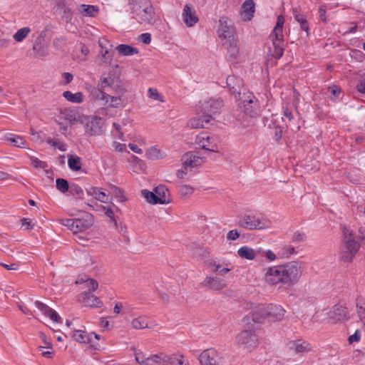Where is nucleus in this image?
Wrapping results in <instances>:
<instances>
[{"label":"nucleus","mask_w":365,"mask_h":365,"mask_svg":"<svg viewBox=\"0 0 365 365\" xmlns=\"http://www.w3.org/2000/svg\"><path fill=\"white\" fill-rule=\"evenodd\" d=\"M284 18L282 15L277 16V24L272 31L271 37L272 41V47L269 48V53L272 56L276 59H279L284 53V38H283V25Z\"/></svg>","instance_id":"39448f33"},{"label":"nucleus","mask_w":365,"mask_h":365,"mask_svg":"<svg viewBox=\"0 0 365 365\" xmlns=\"http://www.w3.org/2000/svg\"><path fill=\"white\" fill-rule=\"evenodd\" d=\"M262 280L269 287L284 286L281 264L273 265L263 269Z\"/></svg>","instance_id":"1a4fd4ad"},{"label":"nucleus","mask_w":365,"mask_h":365,"mask_svg":"<svg viewBox=\"0 0 365 365\" xmlns=\"http://www.w3.org/2000/svg\"><path fill=\"white\" fill-rule=\"evenodd\" d=\"M68 165L71 170L78 171L81 169V159L77 155H70L68 158Z\"/></svg>","instance_id":"ea45409f"},{"label":"nucleus","mask_w":365,"mask_h":365,"mask_svg":"<svg viewBox=\"0 0 365 365\" xmlns=\"http://www.w3.org/2000/svg\"><path fill=\"white\" fill-rule=\"evenodd\" d=\"M56 188L61 192H65L69 189L67 180L63 178H58L56 181Z\"/></svg>","instance_id":"3c124183"},{"label":"nucleus","mask_w":365,"mask_h":365,"mask_svg":"<svg viewBox=\"0 0 365 365\" xmlns=\"http://www.w3.org/2000/svg\"><path fill=\"white\" fill-rule=\"evenodd\" d=\"M70 192L72 195H81L83 193V189L77 185H71Z\"/></svg>","instance_id":"680f3d73"},{"label":"nucleus","mask_w":365,"mask_h":365,"mask_svg":"<svg viewBox=\"0 0 365 365\" xmlns=\"http://www.w3.org/2000/svg\"><path fill=\"white\" fill-rule=\"evenodd\" d=\"M62 78L63 81L61 83L63 85H67L73 81V76L71 73L65 72L62 73Z\"/></svg>","instance_id":"052dcab7"},{"label":"nucleus","mask_w":365,"mask_h":365,"mask_svg":"<svg viewBox=\"0 0 365 365\" xmlns=\"http://www.w3.org/2000/svg\"><path fill=\"white\" fill-rule=\"evenodd\" d=\"M88 91L91 100L98 106L118 108L124 105L125 101L123 98L124 94H118L114 96L100 89H96V87H91Z\"/></svg>","instance_id":"20e7f679"},{"label":"nucleus","mask_w":365,"mask_h":365,"mask_svg":"<svg viewBox=\"0 0 365 365\" xmlns=\"http://www.w3.org/2000/svg\"><path fill=\"white\" fill-rule=\"evenodd\" d=\"M356 312L360 318V319L362 321L365 319V308L363 306L356 304Z\"/></svg>","instance_id":"774afa93"},{"label":"nucleus","mask_w":365,"mask_h":365,"mask_svg":"<svg viewBox=\"0 0 365 365\" xmlns=\"http://www.w3.org/2000/svg\"><path fill=\"white\" fill-rule=\"evenodd\" d=\"M31 29L29 27H24L19 29L16 34L14 35V39L16 42L22 41L25 38L27 37L29 34L30 33Z\"/></svg>","instance_id":"49530a36"},{"label":"nucleus","mask_w":365,"mask_h":365,"mask_svg":"<svg viewBox=\"0 0 365 365\" xmlns=\"http://www.w3.org/2000/svg\"><path fill=\"white\" fill-rule=\"evenodd\" d=\"M237 225L249 230H267L271 227L269 220L254 215L248 214L242 216L237 222Z\"/></svg>","instance_id":"6e6552de"},{"label":"nucleus","mask_w":365,"mask_h":365,"mask_svg":"<svg viewBox=\"0 0 365 365\" xmlns=\"http://www.w3.org/2000/svg\"><path fill=\"white\" fill-rule=\"evenodd\" d=\"M139 39L142 43L149 44L151 41V36L149 33H144L140 36Z\"/></svg>","instance_id":"338daca9"},{"label":"nucleus","mask_w":365,"mask_h":365,"mask_svg":"<svg viewBox=\"0 0 365 365\" xmlns=\"http://www.w3.org/2000/svg\"><path fill=\"white\" fill-rule=\"evenodd\" d=\"M130 324L135 329H142L148 327V321L144 317H138L133 319Z\"/></svg>","instance_id":"c03bdc74"},{"label":"nucleus","mask_w":365,"mask_h":365,"mask_svg":"<svg viewBox=\"0 0 365 365\" xmlns=\"http://www.w3.org/2000/svg\"><path fill=\"white\" fill-rule=\"evenodd\" d=\"M57 122L60 125V131L63 134H66L68 130V127L70 126V125L68 123H66L65 121L60 120L59 118H58Z\"/></svg>","instance_id":"69168bd1"},{"label":"nucleus","mask_w":365,"mask_h":365,"mask_svg":"<svg viewBox=\"0 0 365 365\" xmlns=\"http://www.w3.org/2000/svg\"><path fill=\"white\" fill-rule=\"evenodd\" d=\"M201 365H223L222 354L215 349L203 351L199 356Z\"/></svg>","instance_id":"2eb2a0df"},{"label":"nucleus","mask_w":365,"mask_h":365,"mask_svg":"<svg viewBox=\"0 0 365 365\" xmlns=\"http://www.w3.org/2000/svg\"><path fill=\"white\" fill-rule=\"evenodd\" d=\"M206 264L212 272L217 274L222 267V264H220L216 260L214 259L207 261Z\"/></svg>","instance_id":"8fccbe9b"},{"label":"nucleus","mask_w":365,"mask_h":365,"mask_svg":"<svg viewBox=\"0 0 365 365\" xmlns=\"http://www.w3.org/2000/svg\"><path fill=\"white\" fill-rule=\"evenodd\" d=\"M40 337L43 339L44 346H38L39 351H41V350H43L44 349H53L52 344L49 341L46 340V336H45L44 334L41 333Z\"/></svg>","instance_id":"13d9d810"},{"label":"nucleus","mask_w":365,"mask_h":365,"mask_svg":"<svg viewBox=\"0 0 365 365\" xmlns=\"http://www.w3.org/2000/svg\"><path fill=\"white\" fill-rule=\"evenodd\" d=\"M178 192L182 197H190L194 191V188L187 185H180L178 187Z\"/></svg>","instance_id":"de8ad7c7"},{"label":"nucleus","mask_w":365,"mask_h":365,"mask_svg":"<svg viewBox=\"0 0 365 365\" xmlns=\"http://www.w3.org/2000/svg\"><path fill=\"white\" fill-rule=\"evenodd\" d=\"M195 143L202 149L211 152H217L220 139L216 135L201 133L196 137Z\"/></svg>","instance_id":"ddd939ff"},{"label":"nucleus","mask_w":365,"mask_h":365,"mask_svg":"<svg viewBox=\"0 0 365 365\" xmlns=\"http://www.w3.org/2000/svg\"><path fill=\"white\" fill-rule=\"evenodd\" d=\"M154 191L158 204H168L170 202V192L165 185H160L157 186Z\"/></svg>","instance_id":"cd10ccee"},{"label":"nucleus","mask_w":365,"mask_h":365,"mask_svg":"<svg viewBox=\"0 0 365 365\" xmlns=\"http://www.w3.org/2000/svg\"><path fill=\"white\" fill-rule=\"evenodd\" d=\"M87 193L88 195L94 197L96 200L103 203H107L111 200L109 195L103 192L102 188L93 187L89 189Z\"/></svg>","instance_id":"2f4dec72"},{"label":"nucleus","mask_w":365,"mask_h":365,"mask_svg":"<svg viewBox=\"0 0 365 365\" xmlns=\"http://www.w3.org/2000/svg\"><path fill=\"white\" fill-rule=\"evenodd\" d=\"M343 240L341 245V259L346 263H350L354 259L360 249V244L356 240L355 233L348 227H344L342 230Z\"/></svg>","instance_id":"f03ea898"},{"label":"nucleus","mask_w":365,"mask_h":365,"mask_svg":"<svg viewBox=\"0 0 365 365\" xmlns=\"http://www.w3.org/2000/svg\"><path fill=\"white\" fill-rule=\"evenodd\" d=\"M115 49L121 56H133L138 53V50L136 48L127 44H120L115 48Z\"/></svg>","instance_id":"58836bf2"},{"label":"nucleus","mask_w":365,"mask_h":365,"mask_svg":"<svg viewBox=\"0 0 365 365\" xmlns=\"http://www.w3.org/2000/svg\"><path fill=\"white\" fill-rule=\"evenodd\" d=\"M322 312L327 316V319L329 322L333 324L341 322L346 318V308L341 305H335L329 312L324 309Z\"/></svg>","instance_id":"dca6fc26"},{"label":"nucleus","mask_w":365,"mask_h":365,"mask_svg":"<svg viewBox=\"0 0 365 365\" xmlns=\"http://www.w3.org/2000/svg\"><path fill=\"white\" fill-rule=\"evenodd\" d=\"M223 106L222 101L220 98L210 99L202 104V110L207 114V117L211 119L220 112Z\"/></svg>","instance_id":"f3484780"},{"label":"nucleus","mask_w":365,"mask_h":365,"mask_svg":"<svg viewBox=\"0 0 365 365\" xmlns=\"http://www.w3.org/2000/svg\"><path fill=\"white\" fill-rule=\"evenodd\" d=\"M240 235L239 232L237 231V230L235 229V230H230L227 233L226 238L228 241H233V240H236L237 239H238L240 237Z\"/></svg>","instance_id":"4d7b16f0"},{"label":"nucleus","mask_w":365,"mask_h":365,"mask_svg":"<svg viewBox=\"0 0 365 365\" xmlns=\"http://www.w3.org/2000/svg\"><path fill=\"white\" fill-rule=\"evenodd\" d=\"M226 83L236 100L242 99L244 102L252 103V100L255 98L254 95L244 87L243 81L240 78L229 76Z\"/></svg>","instance_id":"0eeeda50"},{"label":"nucleus","mask_w":365,"mask_h":365,"mask_svg":"<svg viewBox=\"0 0 365 365\" xmlns=\"http://www.w3.org/2000/svg\"><path fill=\"white\" fill-rule=\"evenodd\" d=\"M98 46L101 49L95 58V62L99 66H111L113 58L112 43L106 38H100Z\"/></svg>","instance_id":"9b49d317"},{"label":"nucleus","mask_w":365,"mask_h":365,"mask_svg":"<svg viewBox=\"0 0 365 365\" xmlns=\"http://www.w3.org/2000/svg\"><path fill=\"white\" fill-rule=\"evenodd\" d=\"M284 286L292 287L301 279L304 272V264L299 261H290L282 264Z\"/></svg>","instance_id":"423d86ee"},{"label":"nucleus","mask_w":365,"mask_h":365,"mask_svg":"<svg viewBox=\"0 0 365 365\" xmlns=\"http://www.w3.org/2000/svg\"><path fill=\"white\" fill-rule=\"evenodd\" d=\"M85 286L88 289V292H90L91 291H95L98 288V284L93 279H88L85 281Z\"/></svg>","instance_id":"6e6d98bb"},{"label":"nucleus","mask_w":365,"mask_h":365,"mask_svg":"<svg viewBox=\"0 0 365 365\" xmlns=\"http://www.w3.org/2000/svg\"><path fill=\"white\" fill-rule=\"evenodd\" d=\"M48 143L54 148L60 150L61 151H66L67 149V145L63 142L61 140H53L51 139L48 140Z\"/></svg>","instance_id":"864d4df0"},{"label":"nucleus","mask_w":365,"mask_h":365,"mask_svg":"<svg viewBox=\"0 0 365 365\" xmlns=\"http://www.w3.org/2000/svg\"><path fill=\"white\" fill-rule=\"evenodd\" d=\"M240 112L250 117H255L257 114V105L255 98L252 103L244 102L242 99L236 100Z\"/></svg>","instance_id":"4be33fe9"},{"label":"nucleus","mask_w":365,"mask_h":365,"mask_svg":"<svg viewBox=\"0 0 365 365\" xmlns=\"http://www.w3.org/2000/svg\"><path fill=\"white\" fill-rule=\"evenodd\" d=\"M230 41L222 43V45L227 51L228 56L230 60H236L239 56V45L237 38H231Z\"/></svg>","instance_id":"c756f323"},{"label":"nucleus","mask_w":365,"mask_h":365,"mask_svg":"<svg viewBox=\"0 0 365 365\" xmlns=\"http://www.w3.org/2000/svg\"><path fill=\"white\" fill-rule=\"evenodd\" d=\"M73 339L78 343L89 344L93 339H98V335L94 333L86 334L83 330H76L72 335Z\"/></svg>","instance_id":"c85d7f7f"},{"label":"nucleus","mask_w":365,"mask_h":365,"mask_svg":"<svg viewBox=\"0 0 365 365\" xmlns=\"http://www.w3.org/2000/svg\"><path fill=\"white\" fill-rule=\"evenodd\" d=\"M268 317L273 318L275 320L280 321L284 317L285 311L279 305L267 304Z\"/></svg>","instance_id":"473e14b6"},{"label":"nucleus","mask_w":365,"mask_h":365,"mask_svg":"<svg viewBox=\"0 0 365 365\" xmlns=\"http://www.w3.org/2000/svg\"><path fill=\"white\" fill-rule=\"evenodd\" d=\"M284 118H283V120L285 122L287 127L289 126V127H291L292 130H296V131L299 130L300 126L299 125H294L292 123L293 116H292V111L289 109L286 108L284 110Z\"/></svg>","instance_id":"79ce46f5"},{"label":"nucleus","mask_w":365,"mask_h":365,"mask_svg":"<svg viewBox=\"0 0 365 365\" xmlns=\"http://www.w3.org/2000/svg\"><path fill=\"white\" fill-rule=\"evenodd\" d=\"M189 171H190V168L182 165V168L177 171L176 175L178 178L183 179L187 175Z\"/></svg>","instance_id":"bf43d9fd"},{"label":"nucleus","mask_w":365,"mask_h":365,"mask_svg":"<svg viewBox=\"0 0 365 365\" xmlns=\"http://www.w3.org/2000/svg\"><path fill=\"white\" fill-rule=\"evenodd\" d=\"M58 118L65 121L66 123H68L70 125H73L76 121H77L76 113L71 110H65L61 111Z\"/></svg>","instance_id":"4c0bfd02"},{"label":"nucleus","mask_w":365,"mask_h":365,"mask_svg":"<svg viewBox=\"0 0 365 365\" xmlns=\"http://www.w3.org/2000/svg\"><path fill=\"white\" fill-rule=\"evenodd\" d=\"M31 161L32 165L36 168L46 169L47 168V163L44 161L40 160L36 157H31Z\"/></svg>","instance_id":"5fc2aeb1"},{"label":"nucleus","mask_w":365,"mask_h":365,"mask_svg":"<svg viewBox=\"0 0 365 365\" xmlns=\"http://www.w3.org/2000/svg\"><path fill=\"white\" fill-rule=\"evenodd\" d=\"M62 96L68 101L73 103H81L83 101V96L81 92L73 93L69 91H66L62 93Z\"/></svg>","instance_id":"e433bc0d"},{"label":"nucleus","mask_w":365,"mask_h":365,"mask_svg":"<svg viewBox=\"0 0 365 365\" xmlns=\"http://www.w3.org/2000/svg\"><path fill=\"white\" fill-rule=\"evenodd\" d=\"M58 221L61 225L68 227L73 233L84 232L89 229L93 224L92 215L86 214L82 218L76 219H60Z\"/></svg>","instance_id":"9d476101"},{"label":"nucleus","mask_w":365,"mask_h":365,"mask_svg":"<svg viewBox=\"0 0 365 365\" xmlns=\"http://www.w3.org/2000/svg\"><path fill=\"white\" fill-rule=\"evenodd\" d=\"M142 195L145 197L146 201L150 204L156 205L158 204L157 202L155 192H150L148 190H143L141 191Z\"/></svg>","instance_id":"09e8293b"},{"label":"nucleus","mask_w":365,"mask_h":365,"mask_svg":"<svg viewBox=\"0 0 365 365\" xmlns=\"http://www.w3.org/2000/svg\"><path fill=\"white\" fill-rule=\"evenodd\" d=\"M294 252V247L289 245H284L278 252L279 258H289Z\"/></svg>","instance_id":"a18cd8bd"},{"label":"nucleus","mask_w":365,"mask_h":365,"mask_svg":"<svg viewBox=\"0 0 365 365\" xmlns=\"http://www.w3.org/2000/svg\"><path fill=\"white\" fill-rule=\"evenodd\" d=\"M146 156L150 160H158L163 158L164 154L158 148L153 146L146 151Z\"/></svg>","instance_id":"37998d69"},{"label":"nucleus","mask_w":365,"mask_h":365,"mask_svg":"<svg viewBox=\"0 0 365 365\" xmlns=\"http://www.w3.org/2000/svg\"><path fill=\"white\" fill-rule=\"evenodd\" d=\"M35 305L45 316L49 317L53 322L57 323L61 322V318L58 314L46 304L36 301Z\"/></svg>","instance_id":"393cba45"},{"label":"nucleus","mask_w":365,"mask_h":365,"mask_svg":"<svg viewBox=\"0 0 365 365\" xmlns=\"http://www.w3.org/2000/svg\"><path fill=\"white\" fill-rule=\"evenodd\" d=\"M220 24L217 29L218 36L222 43L230 41L231 38H237L235 28L232 21L227 17H222L220 19Z\"/></svg>","instance_id":"f8f14e48"},{"label":"nucleus","mask_w":365,"mask_h":365,"mask_svg":"<svg viewBox=\"0 0 365 365\" xmlns=\"http://www.w3.org/2000/svg\"><path fill=\"white\" fill-rule=\"evenodd\" d=\"M287 346L296 354H303L312 350L311 344L302 339L290 341L287 344Z\"/></svg>","instance_id":"6ab92c4d"},{"label":"nucleus","mask_w":365,"mask_h":365,"mask_svg":"<svg viewBox=\"0 0 365 365\" xmlns=\"http://www.w3.org/2000/svg\"><path fill=\"white\" fill-rule=\"evenodd\" d=\"M79 300L86 307H101L103 302L91 292H83L79 296Z\"/></svg>","instance_id":"a878e982"},{"label":"nucleus","mask_w":365,"mask_h":365,"mask_svg":"<svg viewBox=\"0 0 365 365\" xmlns=\"http://www.w3.org/2000/svg\"><path fill=\"white\" fill-rule=\"evenodd\" d=\"M78 11L83 16L94 17L98 12V7L93 5L81 4Z\"/></svg>","instance_id":"c9c22d12"},{"label":"nucleus","mask_w":365,"mask_h":365,"mask_svg":"<svg viewBox=\"0 0 365 365\" xmlns=\"http://www.w3.org/2000/svg\"><path fill=\"white\" fill-rule=\"evenodd\" d=\"M110 87L117 94H124L125 90L120 85L115 83L113 78L109 76H101L99 80L98 87L96 88L105 91L106 87Z\"/></svg>","instance_id":"aec40b11"},{"label":"nucleus","mask_w":365,"mask_h":365,"mask_svg":"<svg viewBox=\"0 0 365 365\" xmlns=\"http://www.w3.org/2000/svg\"><path fill=\"white\" fill-rule=\"evenodd\" d=\"M251 317L254 322L262 323L268 317L267 304L255 305L252 308Z\"/></svg>","instance_id":"5701e85b"},{"label":"nucleus","mask_w":365,"mask_h":365,"mask_svg":"<svg viewBox=\"0 0 365 365\" xmlns=\"http://www.w3.org/2000/svg\"><path fill=\"white\" fill-rule=\"evenodd\" d=\"M306 238V235L303 232H297L293 235V240L294 242H304Z\"/></svg>","instance_id":"0e129e2a"},{"label":"nucleus","mask_w":365,"mask_h":365,"mask_svg":"<svg viewBox=\"0 0 365 365\" xmlns=\"http://www.w3.org/2000/svg\"><path fill=\"white\" fill-rule=\"evenodd\" d=\"M132 18L141 24H154L157 18L155 9L149 0H129Z\"/></svg>","instance_id":"f257e3e1"},{"label":"nucleus","mask_w":365,"mask_h":365,"mask_svg":"<svg viewBox=\"0 0 365 365\" xmlns=\"http://www.w3.org/2000/svg\"><path fill=\"white\" fill-rule=\"evenodd\" d=\"M361 334L359 330H356L354 334L349 336L348 339V341L349 344H353L354 342H358L360 340Z\"/></svg>","instance_id":"e2e57ef3"},{"label":"nucleus","mask_w":365,"mask_h":365,"mask_svg":"<svg viewBox=\"0 0 365 365\" xmlns=\"http://www.w3.org/2000/svg\"><path fill=\"white\" fill-rule=\"evenodd\" d=\"M135 360L140 365H188L180 354L167 355L163 353L151 355L147 358L135 355Z\"/></svg>","instance_id":"7ed1b4c3"},{"label":"nucleus","mask_w":365,"mask_h":365,"mask_svg":"<svg viewBox=\"0 0 365 365\" xmlns=\"http://www.w3.org/2000/svg\"><path fill=\"white\" fill-rule=\"evenodd\" d=\"M202 286L207 287L212 290L220 291L226 287L222 279L216 277L206 276L202 282Z\"/></svg>","instance_id":"b1692460"},{"label":"nucleus","mask_w":365,"mask_h":365,"mask_svg":"<svg viewBox=\"0 0 365 365\" xmlns=\"http://www.w3.org/2000/svg\"><path fill=\"white\" fill-rule=\"evenodd\" d=\"M255 9L253 0H246L242 6L240 16L243 21H250L254 15Z\"/></svg>","instance_id":"bb28decb"},{"label":"nucleus","mask_w":365,"mask_h":365,"mask_svg":"<svg viewBox=\"0 0 365 365\" xmlns=\"http://www.w3.org/2000/svg\"><path fill=\"white\" fill-rule=\"evenodd\" d=\"M182 165H185L192 170V168L202 165L205 158L195 155L192 152H187L185 153L181 158Z\"/></svg>","instance_id":"412c9836"},{"label":"nucleus","mask_w":365,"mask_h":365,"mask_svg":"<svg viewBox=\"0 0 365 365\" xmlns=\"http://www.w3.org/2000/svg\"><path fill=\"white\" fill-rule=\"evenodd\" d=\"M258 255V252L253 248L248 246H242L237 250V255L245 259L254 260Z\"/></svg>","instance_id":"72a5a7b5"},{"label":"nucleus","mask_w":365,"mask_h":365,"mask_svg":"<svg viewBox=\"0 0 365 365\" xmlns=\"http://www.w3.org/2000/svg\"><path fill=\"white\" fill-rule=\"evenodd\" d=\"M5 138L18 148H25L26 140L23 137L20 135H15L12 133H8L6 135Z\"/></svg>","instance_id":"a19ab883"},{"label":"nucleus","mask_w":365,"mask_h":365,"mask_svg":"<svg viewBox=\"0 0 365 365\" xmlns=\"http://www.w3.org/2000/svg\"><path fill=\"white\" fill-rule=\"evenodd\" d=\"M148 96L149 98L153 100L164 102L163 97L160 93H158V91L155 88H150L148 91Z\"/></svg>","instance_id":"603ef678"},{"label":"nucleus","mask_w":365,"mask_h":365,"mask_svg":"<svg viewBox=\"0 0 365 365\" xmlns=\"http://www.w3.org/2000/svg\"><path fill=\"white\" fill-rule=\"evenodd\" d=\"M210 119L207 116L194 118L190 120L189 125L192 128H205L209 125Z\"/></svg>","instance_id":"f704fd0d"},{"label":"nucleus","mask_w":365,"mask_h":365,"mask_svg":"<svg viewBox=\"0 0 365 365\" xmlns=\"http://www.w3.org/2000/svg\"><path fill=\"white\" fill-rule=\"evenodd\" d=\"M183 22L187 27L194 26L198 21L199 18L193 6L189 4L184 6L182 12Z\"/></svg>","instance_id":"a211bd4d"},{"label":"nucleus","mask_w":365,"mask_h":365,"mask_svg":"<svg viewBox=\"0 0 365 365\" xmlns=\"http://www.w3.org/2000/svg\"><path fill=\"white\" fill-rule=\"evenodd\" d=\"M101 118L97 117L89 119L86 125V132L90 135H98L101 133L100 126Z\"/></svg>","instance_id":"7c9ffc66"},{"label":"nucleus","mask_w":365,"mask_h":365,"mask_svg":"<svg viewBox=\"0 0 365 365\" xmlns=\"http://www.w3.org/2000/svg\"><path fill=\"white\" fill-rule=\"evenodd\" d=\"M236 341L239 345L251 349L258 345V336L252 329H245L236 336Z\"/></svg>","instance_id":"4468645a"}]
</instances>
